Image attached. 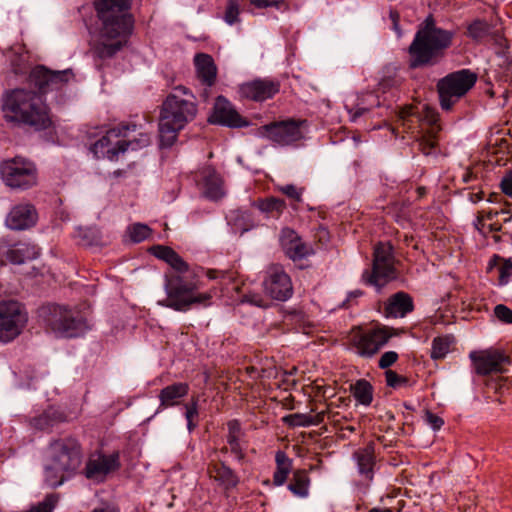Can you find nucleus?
Segmentation results:
<instances>
[{
    "instance_id": "obj_21",
    "label": "nucleus",
    "mask_w": 512,
    "mask_h": 512,
    "mask_svg": "<svg viewBox=\"0 0 512 512\" xmlns=\"http://www.w3.org/2000/svg\"><path fill=\"white\" fill-rule=\"evenodd\" d=\"M38 215L35 207L30 203L15 205L6 217V225L12 230H25L34 226Z\"/></svg>"
},
{
    "instance_id": "obj_9",
    "label": "nucleus",
    "mask_w": 512,
    "mask_h": 512,
    "mask_svg": "<svg viewBox=\"0 0 512 512\" xmlns=\"http://www.w3.org/2000/svg\"><path fill=\"white\" fill-rule=\"evenodd\" d=\"M393 247L388 242H380L374 247L371 270H365L362 279L365 283L380 289L397 278Z\"/></svg>"
},
{
    "instance_id": "obj_10",
    "label": "nucleus",
    "mask_w": 512,
    "mask_h": 512,
    "mask_svg": "<svg viewBox=\"0 0 512 512\" xmlns=\"http://www.w3.org/2000/svg\"><path fill=\"white\" fill-rule=\"evenodd\" d=\"M476 80V74L468 69L453 72L442 78L437 84L442 109L451 110L453 105L475 85Z\"/></svg>"
},
{
    "instance_id": "obj_50",
    "label": "nucleus",
    "mask_w": 512,
    "mask_h": 512,
    "mask_svg": "<svg viewBox=\"0 0 512 512\" xmlns=\"http://www.w3.org/2000/svg\"><path fill=\"white\" fill-rule=\"evenodd\" d=\"M251 4L257 8H267L272 6L281 8L282 6H286V3L283 0H251Z\"/></svg>"
},
{
    "instance_id": "obj_52",
    "label": "nucleus",
    "mask_w": 512,
    "mask_h": 512,
    "mask_svg": "<svg viewBox=\"0 0 512 512\" xmlns=\"http://www.w3.org/2000/svg\"><path fill=\"white\" fill-rule=\"evenodd\" d=\"M425 420L434 430H439L444 424V421L441 417L430 411L426 412Z\"/></svg>"
},
{
    "instance_id": "obj_3",
    "label": "nucleus",
    "mask_w": 512,
    "mask_h": 512,
    "mask_svg": "<svg viewBox=\"0 0 512 512\" xmlns=\"http://www.w3.org/2000/svg\"><path fill=\"white\" fill-rule=\"evenodd\" d=\"M2 109L7 120L28 125L38 131L47 129L52 123L48 108L41 98L26 89L7 91L3 96Z\"/></svg>"
},
{
    "instance_id": "obj_30",
    "label": "nucleus",
    "mask_w": 512,
    "mask_h": 512,
    "mask_svg": "<svg viewBox=\"0 0 512 512\" xmlns=\"http://www.w3.org/2000/svg\"><path fill=\"white\" fill-rule=\"evenodd\" d=\"M209 473L226 490L235 488L240 482L238 475L225 462L210 466Z\"/></svg>"
},
{
    "instance_id": "obj_12",
    "label": "nucleus",
    "mask_w": 512,
    "mask_h": 512,
    "mask_svg": "<svg viewBox=\"0 0 512 512\" xmlns=\"http://www.w3.org/2000/svg\"><path fill=\"white\" fill-rule=\"evenodd\" d=\"M28 321L24 306L18 301L0 303V342L8 343L18 337Z\"/></svg>"
},
{
    "instance_id": "obj_22",
    "label": "nucleus",
    "mask_w": 512,
    "mask_h": 512,
    "mask_svg": "<svg viewBox=\"0 0 512 512\" xmlns=\"http://www.w3.org/2000/svg\"><path fill=\"white\" fill-rule=\"evenodd\" d=\"M210 121L228 127H242L247 124L232 104L223 96L217 97Z\"/></svg>"
},
{
    "instance_id": "obj_26",
    "label": "nucleus",
    "mask_w": 512,
    "mask_h": 512,
    "mask_svg": "<svg viewBox=\"0 0 512 512\" xmlns=\"http://www.w3.org/2000/svg\"><path fill=\"white\" fill-rule=\"evenodd\" d=\"M190 386L186 382L172 383L161 389L158 398L160 401V409L177 406L181 403L182 399L189 393Z\"/></svg>"
},
{
    "instance_id": "obj_56",
    "label": "nucleus",
    "mask_w": 512,
    "mask_h": 512,
    "mask_svg": "<svg viewBox=\"0 0 512 512\" xmlns=\"http://www.w3.org/2000/svg\"><path fill=\"white\" fill-rule=\"evenodd\" d=\"M390 19L392 21V24H393V29L397 32L398 35L401 34L400 32V29H399V14L397 11H390Z\"/></svg>"
},
{
    "instance_id": "obj_24",
    "label": "nucleus",
    "mask_w": 512,
    "mask_h": 512,
    "mask_svg": "<svg viewBox=\"0 0 512 512\" xmlns=\"http://www.w3.org/2000/svg\"><path fill=\"white\" fill-rule=\"evenodd\" d=\"M203 195L211 200H218L224 195L223 180L212 168H205L200 173Z\"/></svg>"
},
{
    "instance_id": "obj_42",
    "label": "nucleus",
    "mask_w": 512,
    "mask_h": 512,
    "mask_svg": "<svg viewBox=\"0 0 512 512\" xmlns=\"http://www.w3.org/2000/svg\"><path fill=\"white\" fill-rule=\"evenodd\" d=\"M129 236L134 243H139L147 239L151 234V229L141 223H136L128 228Z\"/></svg>"
},
{
    "instance_id": "obj_27",
    "label": "nucleus",
    "mask_w": 512,
    "mask_h": 512,
    "mask_svg": "<svg viewBox=\"0 0 512 512\" xmlns=\"http://www.w3.org/2000/svg\"><path fill=\"white\" fill-rule=\"evenodd\" d=\"M150 252L165 261L173 271L171 273H189L190 267L187 262L172 248L163 245H155L150 249Z\"/></svg>"
},
{
    "instance_id": "obj_49",
    "label": "nucleus",
    "mask_w": 512,
    "mask_h": 512,
    "mask_svg": "<svg viewBox=\"0 0 512 512\" xmlns=\"http://www.w3.org/2000/svg\"><path fill=\"white\" fill-rule=\"evenodd\" d=\"M398 354L395 351H387L379 359L378 366L381 369H388L398 360Z\"/></svg>"
},
{
    "instance_id": "obj_46",
    "label": "nucleus",
    "mask_w": 512,
    "mask_h": 512,
    "mask_svg": "<svg viewBox=\"0 0 512 512\" xmlns=\"http://www.w3.org/2000/svg\"><path fill=\"white\" fill-rule=\"evenodd\" d=\"M385 378L387 386L395 389L405 386L408 383L406 377L398 375L395 371L389 369L385 371Z\"/></svg>"
},
{
    "instance_id": "obj_54",
    "label": "nucleus",
    "mask_w": 512,
    "mask_h": 512,
    "mask_svg": "<svg viewBox=\"0 0 512 512\" xmlns=\"http://www.w3.org/2000/svg\"><path fill=\"white\" fill-rule=\"evenodd\" d=\"M483 212V215H484V219L485 220H488V221H493L495 217H497L498 215H505V214H509V211L506 210V209H501V210H488V211H482Z\"/></svg>"
},
{
    "instance_id": "obj_25",
    "label": "nucleus",
    "mask_w": 512,
    "mask_h": 512,
    "mask_svg": "<svg viewBox=\"0 0 512 512\" xmlns=\"http://www.w3.org/2000/svg\"><path fill=\"white\" fill-rule=\"evenodd\" d=\"M414 309L412 297L403 291L389 297L385 304L384 312L387 317H404Z\"/></svg>"
},
{
    "instance_id": "obj_28",
    "label": "nucleus",
    "mask_w": 512,
    "mask_h": 512,
    "mask_svg": "<svg viewBox=\"0 0 512 512\" xmlns=\"http://www.w3.org/2000/svg\"><path fill=\"white\" fill-rule=\"evenodd\" d=\"M194 63L200 81L208 87L214 85L217 68L213 58L208 54L200 53L195 56Z\"/></svg>"
},
{
    "instance_id": "obj_18",
    "label": "nucleus",
    "mask_w": 512,
    "mask_h": 512,
    "mask_svg": "<svg viewBox=\"0 0 512 512\" xmlns=\"http://www.w3.org/2000/svg\"><path fill=\"white\" fill-rule=\"evenodd\" d=\"M470 358L479 375L503 373L505 367L511 363L510 358L498 350L471 352Z\"/></svg>"
},
{
    "instance_id": "obj_59",
    "label": "nucleus",
    "mask_w": 512,
    "mask_h": 512,
    "mask_svg": "<svg viewBox=\"0 0 512 512\" xmlns=\"http://www.w3.org/2000/svg\"><path fill=\"white\" fill-rule=\"evenodd\" d=\"M324 412L317 413L315 416L310 415L311 425H319L324 420Z\"/></svg>"
},
{
    "instance_id": "obj_2",
    "label": "nucleus",
    "mask_w": 512,
    "mask_h": 512,
    "mask_svg": "<svg viewBox=\"0 0 512 512\" xmlns=\"http://www.w3.org/2000/svg\"><path fill=\"white\" fill-rule=\"evenodd\" d=\"M192 98L186 87L178 86L163 102L159 118L161 147H171L179 132L196 117L197 105Z\"/></svg>"
},
{
    "instance_id": "obj_34",
    "label": "nucleus",
    "mask_w": 512,
    "mask_h": 512,
    "mask_svg": "<svg viewBox=\"0 0 512 512\" xmlns=\"http://www.w3.org/2000/svg\"><path fill=\"white\" fill-rule=\"evenodd\" d=\"M34 250V248H32ZM36 252L30 251V248L27 245H22L20 247L16 248H9L5 252V258L0 253V264L4 265L6 260L9 261L12 264H22L27 259H32L35 257Z\"/></svg>"
},
{
    "instance_id": "obj_61",
    "label": "nucleus",
    "mask_w": 512,
    "mask_h": 512,
    "mask_svg": "<svg viewBox=\"0 0 512 512\" xmlns=\"http://www.w3.org/2000/svg\"><path fill=\"white\" fill-rule=\"evenodd\" d=\"M92 512H118V511L112 506H106L103 508H96Z\"/></svg>"
},
{
    "instance_id": "obj_11",
    "label": "nucleus",
    "mask_w": 512,
    "mask_h": 512,
    "mask_svg": "<svg viewBox=\"0 0 512 512\" xmlns=\"http://www.w3.org/2000/svg\"><path fill=\"white\" fill-rule=\"evenodd\" d=\"M1 177L6 186L15 190H27L37 183L35 165L22 157L5 160L0 165Z\"/></svg>"
},
{
    "instance_id": "obj_47",
    "label": "nucleus",
    "mask_w": 512,
    "mask_h": 512,
    "mask_svg": "<svg viewBox=\"0 0 512 512\" xmlns=\"http://www.w3.org/2000/svg\"><path fill=\"white\" fill-rule=\"evenodd\" d=\"M499 284L506 285L512 277V261L504 260L499 266Z\"/></svg>"
},
{
    "instance_id": "obj_51",
    "label": "nucleus",
    "mask_w": 512,
    "mask_h": 512,
    "mask_svg": "<svg viewBox=\"0 0 512 512\" xmlns=\"http://www.w3.org/2000/svg\"><path fill=\"white\" fill-rule=\"evenodd\" d=\"M280 190L283 194H285L286 196H288L289 198H291L295 201L301 200L302 190L298 189L294 185L290 184V185L283 186V187H281Z\"/></svg>"
},
{
    "instance_id": "obj_23",
    "label": "nucleus",
    "mask_w": 512,
    "mask_h": 512,
    "mask_svg": "<svg viewBox=\"0 0 512 512\" xmlns=\"http://www.w3.org/2000/svg\"><path fill=\"white\" fill-rule=\"evenodd\" d=\"M119 454L100 455L96 459H89L85 467V476L88 479L103 481L105 476L119 468Z\"/></svg>"
},
{
    "instance_id": "obj_55",
    "label": "nucleus",
    "mask_w": 512,
    "mask_h": 512,
    "mask_svg": "<svg viewBox=\"0 0 512 512\" xmlns=\"http://www.w3.org/2000/svg\"><path fill=\"white\" fill-rule=\"evenodd\" d=\"M501 189L504 194L512 197V177H505L501 181Z\"/></svg>"
},
{
    "instance_id": "obj_20",
    "label": "nucleus",
    "mask_w": 512,
    "mask_h": 512,
    "mask_svg": "<svg viewBox=\"0 0 512 512\" xmlns=\"http://www.w3.org/2000/svg\"><path fill=\"white\" fill-rule=\"evenodd\" d=\"M280 90V83L269 79H257L240 86L242 97L253 101H265L272 98Z\"/></svg>"
},
{
    "instance_id": "obj_4",
    "label": "nucleus",
    "mask_w": 512,
    "mask_h": 512,
    "mask_svg": "<svg viewBox=\"0 0 512 512\" xmlns=\"http://www.w3.org/2000/svg\"><path fill=\"white\" fill-rule=\"evenodd\" d=\"M452 38V32L437 27L432 16H428L409 47L410 66L417 68L437 64L451 45Z\"/></svg>"
},
{
    "instance_id": "obj_41",
    "label": "nucleus",
    "mask_w": 512,
    "mask_h": 512,
    "mask_svg": "<svg viewBox=\"0 0 512 512\" xmlns=\"http://www.w3.org/2000/svg\"><path fill=\"white\" fill-rule=\"evenodd\" d=\"M490 33V25L483 20H475L468 26V35L475 39L481 40Z\"/></svg>"
},
{
    "instance_id": "obj_44",
    "label": "nucleus",
    "mask_w": 512,
    "mask_h": 512,
    "mask_svg": "<svg viewBox=\"0 0 512 512\" xmlns=\"http://www.w3.org/2000/svg\"><path fill=\"white\" fill-rule=\"evenodd\" d=\"M121 142L125 143V151H127L129 148L132 150H137L143 147H147L151 142V138L147 133H140L138 138H134L133 140L128 141L121 140Z\"/></svg>"
},
{
    "instance_id": "obj_39",
    "label": "nucleus",
    "mask_w": 512,
    "mask_h": 512,
    "mask_svg": "<svg viewBox=\"0 0 512 512\" xmlns=\"http://www.w3.org/2000/svg\"><path fill=\"white\" fill-rule=\"evenodd\" d=\"M454 342L453 336L445 335L433 339L431 348V358L434 360L443 359L450 351Z\"/></svg>"
},
{
    "instance_id": "obj_16",
    "label": "nucleus",
    "mask_w": 512,
    "mask_h": 512,
    "mask_svg": "<svg viewBox=\"0 0 512 512\" xmlns=\"http://www.w3.org/2000/svg\"><path fill=\"white\" fill-rule=\"evenodd\" d=\"M72 77L73 73L70 69L52 71L43 65H38L31 70L29 79L39 93L45 94L61 89Z\"/></svg>"
},
{
    "instance_id": "obj_53",
    "label": "nucleus",
    "mask_w": 512,
    "mask_h": 512,
    "mask_svg": "<svg viewBox=\"0 0 512 512\" xmlns=\"http://www.w3.org/2000/svg\"><path fill=\"white\" fill-rule=\"evenodd\" d=\"M206 275L210 280H216V279L232 280L233 279L232 274L230 272L224 271V270L208 269L206 271Z\"/></svg>"
},
{
    "instance_id": "obj_63",
    "label": "nucleus",
    "mask_w": 512,
    "mask_h": 512,
    "mask_svg": "<svg viewBox=\"0 0 512 512\" xmlns=\"http://www.w3.org/2000/svg\"><path fill=\"white\" fill-rule=\"evenodd\" d=\"M368 512H393L390 508H372Z\"/></svg>"
},
{
    "instance_id": "obj_57",
    "label": "nucleus",
    "mask_w": 512,
    "mask_h": 512,
    "mask_svg": "<svg viewBox=\"0 0 512 512\" xmlns=\"http://www.w3.org/2000/svg\"><path fill=\"white\" fill-rule=\"evenodd\" d=\"M474 225L477 230H479V231L484 230V228L486 227V224H485L483 212H478V215L476 217Z\"/></svg>"
},
{
    "instance_id": "obj_45",
    "label": "nucleus",
    "mask_w": 512,
    "mask_h": 512,
    "mask_svg": "<svg viewBox=\"0 0 512 512\" xmlns=\"http://www.w3.org/2000/svg\"><path fill=\"white\" fill-rule=\"evenodd\" d=\"M284 422L290 426H302V427H308V426H311V421H310V415H306V414H299V413H295V414H290L286 417H284Z\"/></svg>"
},
{
    "instance_id": "obj_31",
    "label": "nucleus",
    "mask_w": 512,
    "mask_h": 512,
    "mask_svg": "<svg viewBox=\"0 0 512 512\" xmlns=\"http://www.w3.org/2000/svg\"><path fill=\"white\" fill-rule=\"evenodd\" d=\"M228 434L227 443L230 447L231 453H233L238 461H242L245 458L244 449L240 444V439L243 436L240 422L236 419L230 420L227 423Z\"/></svg>"
},
{
    "instance_id": "obj_48",
    "label": "nucleus",
    "mask_w": 512,
    "mask_h": 512,
    "mask_svg": "<svg viewBox=\"0 0 512 512\" xmlns=\"http://www.w3.org/2000/svg\"><path fill=\"white\" fill-rule=\"evenodd\" d=\"M495 316L506 324L512 323V310L503 304H498L494 308Z\"/></svg>"
},
{
    "instance_id": "obj_64",
    "label": "nucleus",
    "mask_w": 512,
    "mask_h": 512,
    "mask_svg": "<svg viewBox=\"0 0 512 512\" xmlns=\"http://www.w3.org/2000/svg\"><path fill=\"white\" fill-rule=\"evenodd\" d=\"M473 175H472V172L470 171H466L463 175V181L465 183L469 182L471 179H472Z\"/></svg>"
},
{
    "instance_id": "obj_36",
    "label": "nucleus",
    "mask_w": 512,
    "mask_h": 512,
    "mask_svg": "<svg viewBox=\"0 0 512 512\" xmlns=\"http://www.w3.org/2000/svg\"><path fill=\"white\" fill-rule=\"evenodd\" d=\"M310 479L304 470H297L288 485V489L297 497H306L309 491Z\"/></svg>"
},
{
    "instance_id": "obj_1",
    "label": "nucleus",
    "mask_w": 512,
    "mask_h": 512,
    "mask_svg": "<svg viewBox=\"0 0 512 512\" xmlns=\"http://www.w3.org/2000/svg\"><path fill=\"white\" fill-rule=\"evenodd\" d=\"M96 31L90 52L98 69L103 61L113 58L127 44L133 31L130 0H95Z\"/></svg>"
},
{
    "instance_id": "obj_43",
    "label": "nucleus",
    "mask_w": 512,
    "mask_h": 512,
    "mask_svg": "<svg viewBox=\"0 0 512 512\" xmlns=\"http://www.w3.org/2000/svg\"><path fill=\"white\" fill-rule=\"evenodd\" d=\"M240 5L238 0H229L227 3L224 19L229 25L239 21Z\"/></svg>"
},
{
    "instance_id": "obj_19",
    "label": "nucleus",
    "mask_w": 512,
    "mask_h": 512,
    "mask_svg": "<svg viewBox=\"0 0 512 512\" xmlns=\"http://www.w3.org/2000/svg\"><path fill=\"white\" fill-rule=\"evenodd\" d=\"M280 242L285 254L293 261L302 260L314 254L312 246L303 242L300 236L290 228L282 229Z\"/></svg>"
},
{
    "instance_id": "obj_35",
    "label": "nucleus",
    "mask_w": 512,
    "mask_h": 512,
    "mask_svg": "<svg viewBox=\"0 0 512 512\" xmlns=\"http://www.w3.org/2000/svg\"><path fill=\"white\" fill-rule=\"evenodd\" d=\"M275 460L277 467L273 474V483L276 486H281L285 483L288 474L290 473L291 460L282 451H278L276 453Z\"/></svg>"
},
{
    "instance_id": "obj_62",
    "label": "nucleus",
    "mask_w": 512,
    "mask_h": 512,
    "mask_svg": "<svg viewBox=\"0 0 512 512\" xmlns=\"http://www.w3.org/2000/svg\"><path fill=\"white\" fill-rule=\"evenodd\" d=\"M362 294H363V293H362V291H360V290H355V291L351 292V293L349 294V298L347 299V302H349V301H350V298H352V297H353V298H357V297H360Z\"/></svg>"
},
{
    "instance_id": "obj_14",
    "label": "nucleus",
    "mask_w": 512,
    "mask_h": 512,
    "mask_svg": "<svg viewBox=\"0 0 512 512\" xmlns=\"http://www.w3.org/2000/svg\"><path fill=\"white\" fill-rule=\"evenodd\" d=\"M129 125H120L119 127L112 128L107 133L96 141L91 150L97 158H107L111 161L117 160L119 154L125 152V143L121 142L120 137H126V132L130 130ZM136 125H132V130H135Z\"/></svg>"
},
{
    "instance_id": "obj_29",
    "label": "nucleus",
    "mask_w": 512,
    "mask_h": 512,
    "mask_svg": "<svg viewBox=\"0 0 512 512\" xmlns=\"http://www.w3.org/2000/svg\"><path fill=\"white\" fill-rule=\"evenodd\" d=\"M354 459L357 463L358 473L364 477L366 481H372L375 465L374 446L369 444L364 448L358 449L354 453Z\"/></svg>"
},
{
    "instance_id": "obj_58",
    "label": "nucleus",
    "mask_w": 512,
    "mask_h": 512,
    "mask_svg": "<svg viewBox=\"0 0 512 512\" xmlns=\"http://www.w3.org/2000/svg\"><path fill=\"white\" fill-rule=\"evenodd\" d=\"M468 198L469 200L472 202V203H477L479 201H481L483 199V192L482 191H479V192H469L468 193Z\"/></svg>"
},
{
    "instance_id": "obj_6",
    "label": "nucleus",
    "mask_w": 512,
    "mask_h": 512,
    "mask_svg": "<svg viewBox=\"0 0 512 512\" xmlns=\"http://www.w3.org/2000/svg\"><path fill=\"white\" fill-rule=\"evenodd\" d=\"M198 273L190 269L189 273H166L164 288L167 298L160 302L163 306L176 311H187L193 304L209 305L210 293L194 292L200 288Z\"/></svg>"
},
{
    "instance_id": "obj_33",
    "label": "nucleus",
    "mask_w": 512,
    "mask_h": 512,
    "mask_svg": "<svg viewBox=\"0 0 512 512\" xmlns=\"http://www.w3.org/2000/svg\"><path fill=\"white\" fill-rule=\"evenodd\" d=\"M379 105L380 101L378 96L372 92H369L362 96L355 107L349 108L346 106V108L350 116V120L352 122H356L360 116L370 112L372 108L378 107Z\"/></svg>"
},
{
    "instance_id": "obj_15",
    "label": "nucleus",
    "mask_w": 512,
    "mask_h": 512,
    "mask_svg": "<svg viewBox=\"0 0 512 512\" xmlns=\"http://www.w3.org/2000/svg\"><path fill=\"white\" fill-rule=\"evenodd\" d=\"M263 287L268 296L278 301H286L293 294V286L289 275L282 266L277 264H272L267 268Z\"/></svg>"
},
{
    "instance_id": "obj_7",
    "label": "nucleus",
    "mask_w": 512,
    "mask_h": 512,
    "mask_svg": "<svg viewBox=\"0 0 512 512\" xmlns=\"http://www.w3.org/2000/svg\"><path fill=\"white\" fill-rule=\"evenodd\" d=\"M37 315L39 322L56 337H77L87 328L86 322L78 312L63 305H43L38 309Z\"/></svg>"
},
{
    "instance_id": "obj_8",
    "label": "nucleus",
    "mask_w": 512,
    "mask_h": 512,
    "mask_svg": "<svg viewBox=\"0 0 512 512\" xmlns=\"http://www.w3.org/2000/svg\"><path fill=\"white\" fill-rule=\"evenodd\" d=\"M399 118L402 125L411 133L414 128H420L418 133L421 136L418 139V146L424 155H430L437 145V134L440 131L437 115L433 110L426 109L425 115L415 111L414 107L407 106L400 110Z\"/></svg>"
},
{
    "instance_id": "obj_60",
    "label": "nucleus",
    "mask_w": 512,
    "mask_h": 512,
    "mask_svg": "<svg viewBox=\"0 0 512 512\" xmlns=\"http://www.w3.org/2000/svg\"><path fill=\"white\" fill-rule=\"evenodd\" d=\"M491 223L488 224V229L490 232H498L501 230L502 226L501 224L497 222L490 221Z\"/></svg>"
},
{
    "instance_id": "obj_5",
    "label": "nucleus",
    "mask_w": 512,
    "mask_h": 512,
    "mask_svg": "<svg viewBox=\"0 0 512 512\" xmlns=\"http://www.w3.org/2000/svg\"><path fill=\"white\" fill-rule=\"evenodd\" d=\"M48 463L45 465V482L51 487L62 485L79 469L82 451L74 438H62L50 443Z\"/></svg>"
},
{
    "instance_id": "obj_40",
    "label": "nucleus",
    "mask_w": 512,
    "mask_h": 512,
    "mask_svg": "<svg viewBox=\"0 0 512 512\" xmlns=\"http://www.w3.org/2000/svg\"><path fill=\"white\" fill-rule=\"evenodd\" d=\"M185 419L189 432L194 431L199 425L198 397H192L189 403L185 404Z\"/></svg>"
},
{
    "instance_id": "obj_32",
    "label": "nucleus",
    "mask_w": 512,
    "mask_h": 512,
    "mask_svg": "<svg viewBox=\"0 0 512 512\" xmlns=\"http://www.w3.org/2000/svg\"><path fill=\"white\" fill-rule=\"evenodd\" d=\"M64 420L65 416L61 411L55 408H49L39 416L34 417L31 420V425L35 429L47 431L51 429L54 425L63 422Z\"/></svg>"
},
{
    "instance_id": "obj_38",
    "label": "nucleus",
    "mask_w": 512,
    "mask_h": 512,
    "mask_svg": "<svg viewBox=\"0 0 512 512\" xmlns=\"http://www.w3.org/2000/svg\"><path fill=\"white\" fill-rule=\"evenodd\" d=\"M353 396L362 405L368 406L373 400V387L366 380H358L352 387Z\"/></svg>"
},
{
    "instance_id": "obj_17",
    "label": "nucleus",
    "mask_w": 512,
    "mask_h": 512,
    "mask_svg": "<svg viewBox=\"0 0 512 512\" xmlns=\"http://www.w3.org/2000/svg\"><path fill=\"white\" fill-rule=\"evenodd\" d=\"M392 337L388 328L371 329L365 333L356 335L352 339V345L356 354L370 358L375 355Z\"/></svg>"
},
{
    "instance_id": "obj_13",
    "label": "nucleus",
    "mask_w": 512,
    "mask_h": 512,
    "mask_svg": "<svg viewBox=\"0 0 512 512\" xmlns=\"http://www.w3.org/2000/svg\"><path fill=\"white\" fill-rule=\"evenodd\" d=\"M306 120L288 119L272 122L259 128V133L272 142L286 146L303 138Z\"/></svg>"
},
{
    "instance_id": "obj_37",
    "label": "nucleus",
    "mask_w": 512,
    "mask_h": 512,
    "mask_svg": "<svg viewBox=\"0 0 512 512\" xmlns=\"http://www.w3.org/2000/svg\"><path fill=\"white\" fill-rule=\"evenodd\" d=\"M260 211L267 214L272 218H279L286 208V203L283 199L269 197L262 199L257 204Z\"/></svg>"
}]
</instances>
